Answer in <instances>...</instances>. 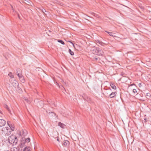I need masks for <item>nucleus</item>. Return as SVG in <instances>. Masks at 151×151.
I'll return each instance as SVG.
<instances>
[{"instance_id": "45", "label": "nucleus", "mask_w": 151, "mask_h": 151, "mask_svg": "<svg viewBox=\"0 0 151 151\" xmlns=\"http://www.w3.org/2000/svg\"><path fill=\"white\" fill-rule=\"evenodd\" d=\"M40 151H43V150H40Z\"/></svg>"}, {"instance_id": "32", "label": "nucleus", "mask_w": 151, "mask_h": 151, "mask_svg": "<svg viewBox=\"0 0 151 151\" xmlns=\"http://www.w3.org/2000/svg\"><path fill=\"white\" fill-rule=\"evenodd\" d=\"M98 60V58H93V60Z\"/></svg>"}, {"instance_id": "10", "label": "nucleus", "mask_w": 151, "mask_h": 151, "mask_svg": "<svg viewBox=\"0 0 151 151\" xmlns=\"http://www.w3.org/2000/svg\"><path fill=\"white\" fill-rule=\"evenodd\" d=\"M105 32L107 33L110 36L113 37H116V36L115 35V34L114 33L112 32H108L106 31H105Z\"/></svg>"}, {"instance_id": "16", "label": "nucleus", "mask_w": 151, "mask_h": 151, "mask_svg": "<svg viewBox=\"0 0 151 151\" xmlns=\"http://www.w3.org/2000/svg\"><path fill=\"white\" fill-rule=\"evenodd\" d=\"M10 151H18V149L17 148L13 147L11 149Z\"/></svg>"}, {"instance_id": "15", "label": "nucleus", "mask_w": 151, "mask_h": 151, "mask_svg": "<svg viewBox=\"0 0 151 151\" xmlns=\"http://www.w3.org/2000/svg\"><path fill=\"white\" fill-rule=\"evenodd\" d=\"M82 97L85 100H88V97L85 94H83L82 96Z\"/></svg>"}, {"instance_id": "21", "label": "nucleus", "mask_w": 151, "mask_h": 151, "mask_svg": "<svg viewBox=\"0 0 151 151\" xmlns=\"http://www.w3.org/2000/svg\"><path fill=\"white\" fill-rule=\"evenodd\" d=\"M69 53H70V54L71 55H74V52L71 51V50L69 49Z\"/></svg>"}, {"instance_id": "2", "label": "nucleus", "mask_w": 151, "mask_h": 151, "mask_svg": "<svg viewBox=\"0 0 151 151\" xmlns=\"http://www.w3.org/2000/svg\"><path fill=\"white\" fill-rule=\"evenodd\" d=\"M8 140L9 143L13 145H16L18 142L17 137L14 135L9 137Z\"/></svg>"}, {"instance_id": "26", "label": "nucleus", "mask_w": 151, "mask_h": 151, "mask_svg": "<svg viewBox=\"0 0 151 151\" xmlns=\"http://www.w3.org/2000/svg\"><path fill=\"white\" fill-rule=\"evenodd\" d=\"M48 103H49L50 104H52V105H54V106H56V105H55V104L54 103H52V102H50V101H48Z\"/></svg>"}, {"instance_id": "41", "label": "nucleus", "mask_w": 151, "mask_h": 151, "mask_svg": "<svg viewBox=\"0 0 151 151\" xmlns=\"http://www.w3.org/2000/svg\"><path fill=\"white\" fill-rule=\"evenodd\" d=\"M23 134H24V136L25 135L24 134V132L23 133Z\"/></svg>"}, {"instance_id": "29", "label": "nucleus", "mask_w": 151, "mask_h": 151, "mask_svg": "<svg viewBox=\"0 0 151 151\" xmlns=\"http://www.w3.org/2000/svg\"><path fill=\"white\" fill-rule=\"evenodd\" d=\"M73 46L74 48H76L78 46V45L77 44H76L75 45H73Z\"/></svg>"}, {"instance_id": "27", "label": "nucleus", "mask_w": 151, "mask_h": 151, "mask_svg": "<svg viewBox=\"0 0 151 151\" xmlns=\"http://www.w3.org/2000/svg\"><path fill=\"white\" fill-rule=\"evenodd\" d=\"M133 92L134 93H137V91L136 89H134L133 90Z\"/></svg>"}, {"instance_id": "34", "label": "nucleus", "mask_w": 151, "mask_h": 151, "mask_svg": "<svg viewBox=\"0 0 151 151\" xmlns=\"http://www.w3.org/2000/svg\"><path fill=\"white\" fill-rule=\"evenodd\" d=\"M25 132H24V133L25 132V135H26L27 134V132L26 130L25 131Z\"/></svg>"}, {"instance_id": "37", "label": "nucleus", "mask_w": 151, "mask_h": 151, "mask_svg": "<svg viewBox=\"0 0 151 151\" xmlns=\"http://www.w3.org/2000/svg\"><path fill=\"white\" fill-rule=\"evenodd\" d=\"M14 127H13V128H11V129H12V130H14Z\"/></svg>"}, {"instance_id": "17", "label": "nucleus", "mask_w": 151, "mask_h": 151, "mask_svg": "<svg viewBox=\"0 0 151 151\" xmlns=\"http://www.w3.org/2000/svg\"><path fill=\"white\" fill-rule=\"evenodd\" d=\"M20 81L22 83H24L25 82V80L23 78V76L19 78Z\"/></svg>"}, {"instance_id": "30", "label": "nucleus", "mask_w": 151, "mask_h": 151, "mask_svg": "<svg viewBox=\"0 0 151 151\" xmlns=\"http://www.w3.org/2000/svg\"><path fill=\"white\" fill-rule=\"evenodd\" d=\"M25 101L27 102H28V103H29V101L28 99H25Z\"/></svg>"}, {"instance_id": "43", "label": "nucleus", "mask_w": 151, "mask_h": 151, "mask_svg": "<svg viewBox=\"0 0 151 151\" xmlns=\"http://www.w3.org/2000/svg\"><path fill=\"white\" fill-rule=\"evenodd\" d=\"M71 43H72V44H73V43H72V42H70Z\"/></svg>"}, {"instance_id": "14", "label": "nucleus", "mask_w": 151, "mask_h": 151, "mask_svg": "<svg viewBox=\"0 0 151 151\" xmlns=\"http://www.w3.org/2000/svg\"><path fill=\"white\" fill-rule=\"evenodd\" d=\"M110 86L113 89H116V87L114 84L111 83L110 84Z\"/></svg>"}, {"instance_id": "4", "label": "nucleus", "mask_w": 151, "mask_h": 151, "mask_svg": "<svg viewBox=\"0 0 151 151\" xmlns=\"http://www.w3.org/2000/svg\"><path fill=\"white\" fill-rule=\"evenodd\" d=\"M98 50L97 51L96 55L99 56H103L104 54V52L102 50L98 47Z\"/></svg>"}, {"instance_id": "5", "label": "nucleus", "mask_w": 151, "mask_h": 151, "mask_svg": "<svg viewBox=\"0 0 151 151\" xmlns=\"http://www.w3.org/2000/svg\"><path fill=\"white\" fill-rule=\"evenodd\" d=\"M6 121L4 119H0V127H3L6 124Z\"/></svg>"}, {"instance_id": "40", "label": "nucleus", "mask_w": 151, "mask_h": 151, "mask_svg": "<svg viewBox=\"0 0 151 151\" xmlns=\"http://www.w3.org/2000/svg\"><path fill=\"white\" fill-rule=\"evenodd\" d=\"M108 90H110L111 91V89L110 88L109 89H108Z\"/></svg>"}, {"instance_id": "33", "label": "nucleus", "mask_w": 151, "mask_h": 151, "mask_svg": "<svg viewBox=\"0 0 151 151\" xmlns=\"http://www.w3.org/2000/svg\"><path fill=\"white\" fill-rule=\"evenodd\" d=\"M147 121V119H145L144 120V122H146Z\"/></svg>"}, {"instance_id": "23", "label": "nucleus", "mask_w": 151, "mask_h": 151, "mask_svg": "<svg viewBox=\"0 0 151 151\" xmlns=\"http://www.w3.org/2000/svg\"><path fill=\"white\" fill-rule=\"evenodd\" d=\"M91 14L92 15H93L94 16L96 17H99V16L98 14L94 13L92 12Z\"/></svg>"}, {"instance_id": "38", "label": "nucleus", "mask_w": 151, "mask_h": 151, "mask_svg": "<svg viewBox=\"0 0 151 151\" xmlns=\"http://www.w3.org/2000/svg\"><path fill=\"white\" fill-rule=\"evenodd\" d=\"M14 127H13V128H11V129H12V130H14Z\"/></svg>"}, {"instance_id": "31", "label": "nucleus", "mask_w": 151, "mask_h": 151, "mask_svg": "<svg viewBox=\"0 0 151 151\" xmlns=\"http://www.w3.org/2000/svg\"><path fill=\"white\" fill-rule=\"evenodd\" d=\"M47 113L49 114H50V112L51 111H46Z\"/></svg>"}, {"instance_id": "20", "label": "nucleus", "mask_w": 151, "mask_h": 151, "mask_svg": "<svg viewBox=\"0 0 151 151\" xmlns=\"http://www.w3.org/2000/svg\"><path fill=\"white\" fill-rule=\"evenodd\" d=\"M58 42H60V43H61L62 45H64L65 44V43H64V42L63 40H58Z\"/></svg>"}, {"instance_id": "25", "label": "nucleus", "mask_w": 151, "mask_h": 151, "mask_svg": "<svg viewBox=\"0 0 151 151\" xmlns=\"http://www.w3.org/2000/svg\"><path fill=\"white\" fill-rule=\"evenodd\" d=\"M17 75L19 78L22 76V73H19L17 74Z\"/></svg>"}, {"instance_id": "11", "label": "nucleus", "mask_w": 151, "mask_h": 151, "mask_svg": "<svg viewBox=\"0 0 151 151\" xmlns=\"http://www.w3.org/2000/svg\"><path fill=\"white\" fill-rule=\"evenodd\" d=\"M4 107L9 111V112L11 114H12V113L11 112V111L9 109V108L8 106L6 105H5L4 106Z\"/></svg>"}, {"instance_id": "13", "label": "nucleus", "mask_w": 151, "mask_h": 151, "mask_svg": "<svg viewBox=\"0 0 151 151\" xmlns=\"http://www.w3.org/2000/svg\"><path fill=\"white\" fill-rule=\"evenodd\" d=\"M96 42L102 46H103L104 44V43H103L102 42L100 41L99 40H97L96 41Z\"/></svg>"}, {"instance_id": "36", "label": "nucleus", "mask_w": 151, "mask_h": 151, "mask_svg": "<svg viewBox=\"0 0 151 151\" xmlns=\"http://www.w3.org/2000/svg\"><path fill=\"white\" fill-rule=\"evenodd\" d=\"M14 127H13V128H11V129H12V130H14Z\"/></svg>"}, {"instance_id": "1", "label": "nucleus", "mask_w": 151, "mask_h": 151, "mask_svg": "<svg viewBox=\"0 0 151 151\" xmlns=\"http://www.w3.org/2000/svg\"><path fill=\"white\" fill-rule=\"evenodd\" d=\"M11 131L10 128L8 127H4L0 131V134L8 136L11 133Z\"/></svg>"}, {"instance_id": "8", "label": "nucleus", "mask_w": 151, "mask_h": 151, "mask_svg": "<svg viewBox=\"0 0 151 151\" xmlns=\"http://www.w3.org/2000/svg\"><path fill=\"white\" fill-rule=\"evenodd\" d=\"M69 144V142L68 140H64L63 141V145L65 147H68Z\"/></svg>"}, {"instance_id": "24", "label": "nucleus", "mask_w": 151, "mask_h": 151, "mask_svg": "<svg viewBox=\"0 0 151 151\" xmlns=\"http://www.w3.org/2000/svg\"><path fill=\"white\" fill-rule=\"evenodd\" d=\"M8 75L11 78H13L14 77V76L12 74V73L11 72L9 73Z\"/></svg>"}, {"instance_id": "3", "label": "nucleus", "mask_w": 151, "mask_h": 151, "mask_svg": "<svg viewBox=\"0 0 151 151\" xmlns=\"http://www.w3.org/2000/svg\"><path fill=\"white\" fill-rule=\"evenodd\" d=\"M12 84L13 86L18 92L20 93L22 92L21 89L19 86V84L18 83L16 80H14L13 81Z\"/></svg>"}, {"instance_id": "28", "label": "nucleus", "mask_w": 151, "mask_h": 151, "mask_svg": "<svg viewBox=\"0 0 151 151\" xmlns=\"http://www.w3.org/2000/svg\"><path fill=\"white\" fill-rule=\"evenodd\" d=\"M42 11L45 14H45V12H47L46 11V10L44 9H42Z\"/></svg>"}, {"instance_id": "19", "label": "nucleus", "mask_w": 151, "mask_h": 151, "mask_svg": "<svg viewBox=\"0 0 151 151\" xmlns=\"http://www.w3.org/2000/svg\"><path fill=\"white\" fill-rule=\"evenodd\" d=\"M19 73H22V70L19 68L17 69V74Z\"/></svg>"}, {"instance_id": "9", "label": "nucleus", "mask_w": 151, "mask_h": 151, "mask_svg": "<svg viewBox=\"0 0 151 151\" xmlns=\"http://www.w3.org/2000/svg\"><path fill=\"white\" fill-rule=\"evenodd\" d=\"M58 125L61 128L63 129L65 128V124L60 122L58 123Z\"/></svg>"}, {"instance_id": "39", "label": "nucleus", "mask_w": 151, "mask_h": 151, "mask_svg": "<svg viewBox=\"0 0 151 151\" xmlns=\"http://www.w3.org/2000/svg\"><path fill=\"white\" fill-rule=\"evenodd\" d=\"M57 140L58 141H59V139H58V138H57Z\"/></svg>"}, {"instance_id": "22", "label": "nucleus", "mask_w": 151, "mask_h": 151, "mask_svg": "<svg viewBox=\"0 0 151 151\" xmlns=\"http://www.w3.org/2000/svg\"><path fill=\"white\" fill-rule=\"evenodd\" d=\"M30 139L29 138H28L27 139H25V142H30Z\"/></svg>"}, {"instance_id": "12", "label": "nucleus", "mask_w": 151, "mask_h": 151, "mask_svg": "<svg viewBox=\"0 0 151 151\" xmlns=\"http://www.w3.org/2000/svg\"><path fill=\"white\" fill-rule=\"evenodd\" d=\"M49 115H50V116H55L56 117V118L57 117V116H56V114L54 112H50V114Z\"/></svg>"}, {"instance_id": "7", "label": "nucleus", "mask_w": 151, "mask_h": 151, "mask_svg": "<svg viewBox=\"0 0 151 151\" xmlns=\"http://www.w3.org/2000/svg\"><path fill=\"white\" fill-rule=\"evenodd\" d=\"M116 94L117 93L116 92H112L110 94H109V96L110 98H114L116 95Z\"/></svg>"}, {"instance_id": "44", "label": "nucleus", "mask_w": 151, "mask_h": 151, "mask_svg": "<svg viewBox=\"0 0 151 151\" xmlns=\"http://www.w3.org/2000/svg\"><path fill=\"white\" fill-rule=\"evenodd\" d=\"M12 8H13V6H12Z\"/></svg>"}, {"instance_id": "42", "label": "nucleus", "mask_w": 151, "mask_h": 151, "mask_svg": "<svg viewBox=\"0 0 151 151\" xmlns=\"http://www.w3.org/2000/svg\"><path fill=\"white\" fill-rule=\"evenodd\" d=\"M7 123H8V124H9V123H8V122H7Z\"/></svg>"}, {"instance_id": "35", "label": "nucleus", "mask_w": 151, "mask_h": 151, "mask_svg": "<svg viewBox=\"0 0 151 151\" xmlns=\"http://www.w3.org/2000/svg\"><path fill=\"white\" fill-rule=\"evenodd\" d=\"M19 135L20 136H21V133L19 132Z\"/></svg>"}, {"instance_id": "18", "label": "nucleus", "mask_w": 151, "mask_h": 151, "mask_svg": "<svg viewBox=\"0 0 151 151\" xmlns=\"http://www.w3.org/2000/svg\"><path fill=\"white\" fill-rule=\"evenodd\" d=\"M30 150L29 147H26L24 149L23 151H29Z\"/></svg>"}, {"instance_id": "6", "label": "nucleus", "mask_w": 151, "mask_h": 151, "mask_svg": "<svg viewBox=\"0 0 151 151\" xmlns=\"http://www.w3.org/2000/svg\"><path fill=\"white\" fill-rule=\"evenodd\" d=\"M98 47H94L91 49V51L93 53L96 54Z\"/></svg>"}]
</instances>
